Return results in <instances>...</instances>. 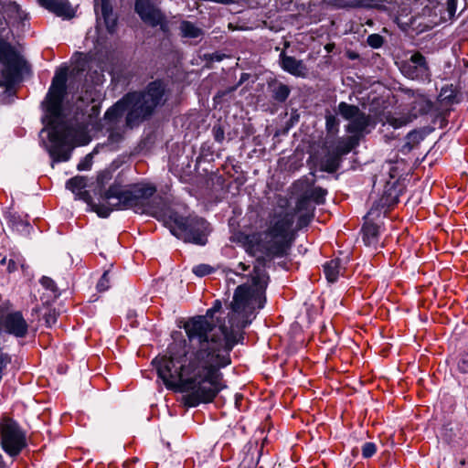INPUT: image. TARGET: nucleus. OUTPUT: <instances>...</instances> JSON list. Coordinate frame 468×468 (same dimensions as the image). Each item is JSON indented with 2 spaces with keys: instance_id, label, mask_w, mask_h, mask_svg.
Instances as JSON below:
<instances>
[{
  "instance_id": "45",
  "label": "nucleus",
  "mask_w": 468,
  "mask_h": 468,
  "mask_svg": "<svg viewBox=\"0 0 468 468\" xmlns=\"http://www.w3.org/2000/svg\"><path fill=\"white\" fill-rule=\"evenodd\" d=\"M110 179L111 175L109 172H102L97 177L98 184L101 185V186H103L105 183H107Z\"/></svg>"
},
{
  "instance_id": "2",
  "label": "nucleus",
  "mask_w": 468,
  "mask_h": 468,
  "mask_svg": "<svg viewBox=\"0 0 468 468\" xmlns=\"http://www.w3.org/2000/svg\"><path fill=\"white\" fill-rule=\"evenodd\" d=\"M67 72H57L46 97L48 125L41 133L48 132L49 145L47 146L55 162H66L70 158L73 143L78 133V112L69 119L62 112L66 93Z\"/></svg>"
},
{
  "instance_id": "46",
  "label": "nucleus",
  "mask_w": 468,
  "mask_h": 468,
  "mask_svg": "<svg viewBox=\"0 0 468 468\" xmlns=\"http://www.w3.org/2000/svg\"><path fill=\"white\" fill-rule=\"evenodd\" d=\"M447 11L451 16H454L457 7V0H447Z\"/></svg>"
},
{
  "instance_id": "47",
  "label": "nucleus",
  "mask_w": 468,
  "mask_h": 468,
  "mask_svg": "<svg viewBox=\"0 0 468 468\" xmlns=\"http://www.w3.org/2000/svg\"><path fill=\"white\" fill-rule=\"evenodd\" d=\"M207 56L208 57V59L211 61H221L226 57L225 54H220L218 52Z\"/></svg>"
},
{
  "instance_id": "12",
  "label": "nucleus",
  "mask_w": 468,
  "mask_h": 468,
  "mask_svg": "<svg viewBox=\"0 0 468 468\" xmlns=\"http://www.w3.org/2000/svg\"><path fill=\"white\" fill-rule=\"evenodd\" d=\"M94 9L97 14V20L103 19L107 31L112 34L117 27V15L113 12L110 0H95Z\"/></svg>"
},
{
  "instance_id": "25",
  "label": "nucleus",
  "mask_w": 468,
  "mask_h": 468,
  "mask_svg": "<svg viewBox=\"0 0 468 468\" xmlns=\"http://www.w3.org/2000/svg\"><path fill=\"white\" fill-rule=\"evenodd\" d=\"M413 117L410 114H402L400 116H388L387 122L395 129L400 128L412 122Z\"/></svg>"
},
{
  "instance_id": "9",
  "label": "nucleus",
  "mask_w": 468,
  "mask_h": 468,
  "mask_svg": "<svg viewBox=\"0 0 468 468\" xmlns=\"http://www.w3.org/2000/svg\"><path fill=\"white\" fill-rule=\"evenodd\" d=\"M1 444L11 457L17 456L27 446L26 435L16 421L6 420L1 425Z\"/></svg>"
},
{
  "instance_id": "18",
  "label": "nucleus",
  "mask_w": 468,
  "mask_h": 468,
  "mask_svg": "<svg viewBox=\"0 0 468 468\" xmlns=\"http://www.w3.org/2000/svg\"><path fill=\"white\" fill-rule=\"evenodd\" d=\"M340 159L332 150L326 149L324 156L320 161V170L327 173H335L340 167Z\"/></svg>"
},
{
  "instance_id": "49",
  "label": "nucleus",
  "mask_w": 468,
  "mask_h": 468,
  "mask_svg": "<svg viewBox=\"0 0 468 468\" xmlns=\"http://www.w3.org/2000/svg\"><path fill=\"white\" fill-rule=\"evenodd\" d=\"M120 138H121V135L119 133H112L110 134V139H112V141H118Z\"/></svg>"
},
{
  "instance_id": "13",
  "label": "nucleus",
  "mask_w": 468,
  "mask_h": 468,
  "mask_svg": "<svg viewBox=\"0 0 468 468\" xmlns=\"http://www.w3.org/2000/svg\"><path fill=\"white\" fill-rule=\"evenodd\" d=\"M358 137L356 135L338 137L334 140L326 138L324 143L325 149L332 150L340 159L350 153L356 145H358Z\"/></svg>"
},
{
  "instance_id": "19",
  "label": "nucleus",
  "mask_w": 468,
  "mask_h": 468,
  "mask_svg": "<svg viewBox=\"0 0 468 468\" xmlns=\"http://www.w3.org/2000/svg\"><path fill=\"white\" fill-rule=\"evenodd\" d=\"M180 36L185 38H198L204 36V30L195 23L182 20L179 25Z\"/></svg>"
},
{
  "instance_id": "37",
  "label": "nucleus",
  "mask_w": 468,
  "mask_h": 468,
  "mask_svg": "<svg viewBox=\"0 0 468 468\" xmlns=\"http://www.w3.org/2000/svg\"><path fill=\"white\" fill-rule=\"evenodd\" d=\"M377 451V446L373 442H366L362 446V455L364 458L372 457Z\"/></svg>"
},
{
  "instance_id": "24",
  "label": "nucleus",
  "mask_w": 468,
  "mask_h": 468,
  "mask_svg": "<svg viewBox=\"0 0 468 468\" xmlns=\"http://www.w3.org/2000/svg\"><path fill=\"white\" fill-rule=\"evenodd\" d=\"M431 108L432 102L424 96H420L413 101V110H415L419 114H426L431 110Z\"/></svg>"
},
{
  "instance_id": "48",
  "label": "nucleus",
  "mask_w": 468,
  "mask_h": 468,
  "mask_svg": "<svg viewBox=\"0 0 468 468\" xmlns=\"http://www.w3.org/2000/svg\"><path fill=\"white\" fill-rule=\"evenodd\" d=\"M249 79V74L242 73L239 81L237 83L236 86H240L243 82H245Z\"/></svg>"
},
{
  "instance_id": "54",
  "label": "nucleus",
  "mask_w": 468,
  "mask_h": 468,
  "mask_svg": "<svg viewBox=\"0 0 468 468\" xmlns=\"http://www.w3.org/2000/svg\"><path fill=\"white\" fill-rule=\"evenodd\" d=\"M443 100H448L449 102H452V95L444 97Z\"/></svg>"
},
{
  "instance_id": "6",
  "label": "nucleus",
  "mask_w": 468,
  "mask_h": 468,
  "mask_svg": "<svg viewBox=\"0 0 468 468\" xmlns=\"http://www.w3.org/2000/svg\"><path fill=\"white\" fill-rule=\"evenodd\" d=\"M294 221L295 212L293 211H284L273 215L265 233L269 239L261 244L266 255L258 257L255 266H261L265 272L264 269L268 261L287 254L294 239L292 230Z\"/></svg>"
},
{
  "instance_id": "42",
  "label": "nucleus",
  "mask_w": 468,
  "mask_h": 468,
  "mask_svg": "<svg viewBox=\"0 0 468 468\" xmlns=\"http://www.w3.org/2000/svg\"><path fill=\"white\" fill-rule=\"evenodd\" d=\"M458 368L460 372L463 374L468 373V353H464L461 356L460 360L458 362Z\"/></svg>"
},
{
  "instance_id": "57",
  "label": "nucleus",
  "mask_w": 468,
  "mask_h": 468,
  "mask_svg": "<svg viewBox=\"0 0 468 468\" xmlns=\"http://www.w3.org/2000/svg\"><path fill=\"white\" fill-rule=\"evenodd\" d=\"M373 213V208L370 209V211H368V215H371Z\"/></svg>"
},
{
  "instance_id": "21",
  "label": "nucleus",
  "mask_w": 468,
  "mask_h": 468,
  "mask_svg": "<svg viewBox=\"0 0 468 468\" xmlns=\"http://www.w3.org/2000/svg\"><path fill=\"white\" fill-rule=\"evenodd\" d=\"M363 241L368 247H375L378 242V227L373 223H366L362 229Z\"/></svg>"
},
{
  "instance_id": "43",
  "label": "nucleus",
  "mask_w": 468,
  "mask_h": 468,
  "mask_svg": "<svg viewBox=\"0 0 468 468\" xmlns=\"http://www.w3.org/2000/svg\"><path fill=\"white\" fill-rule=\"evenodd\" d=\"M83 76H84L83 69H77L76 72H72V75H71L72 80H70L69 86L72 85L74 87L75 82H78L76 89L79 90L80 83L82 80Z\"/></svg>"
},
{
  "instance_id": "8",
  "label": "nucleus",
  "mask_w": 468,
  "mask_h": 468,
  "mask_svg": "<svg viewBox=\"0 0 468 468\" xmlns=\"http://www.w3.org/2000/svg\"><path fill=\"white\" fill-rule=\"evenodd\" d=\"M134 11L144 24L152 27H159L165 35L170 34L165 14L153 0H134Z\"/></svg>"
},
{
  "instance_id": "29",
  "label": "nucleus",
  "mask_w": 468,
  "mask_h": 468,
  "mask_svg": "<svg viewBox=\"0 0 468 468\" xmlns=\"http://www.w3.org/2000/svg\"><path fill=\"white\" fill-rule=\"evenodd\" d=\"M325 127L328 134L335 136L338 133L339 121L338 119L328 113L325 115Z\"/></svg>"
},
{
  "instance_id": "41",
  "label": "nucleus",
  "mask_w": 468,
  "mask_h": 468,
  "mask_svg": "<svg viewBox=\"0 0 468 468\" xmlns=\"http://www.w3.org/2000/svg\"><path fill=\"white\" fill-rule=\"evenodd\" d=\"M76 197H77L78 199L83 200L87 204L91 205L92 206V209L95 211L94 206L96 204H91L92 198H91V197H90V193L88 191L82 189V190H80V191L76 193Z\"/></svg>"
},
{
  "instance_id": "23",
  "label": "nucleus",
  "mask_w": 468,
  "mask_h": 468,
  "mask_svg": "<svg viewBox=\"0 0 468 468\" xmlns=\"http://www.w3.org/2000/svg\"><path fill=\"white\" fill-rule=\"evenodd\" d=\"M85 90V94L79 96L78 101H77V111H80L82 114H84L83 106L88 105L89 102L94 101V98L92 97L91 88L85 87V85L83 84L81 86V90Z\"/></svg>"
},
{
  "instance_id": "26",
  "label": "nucleus",
  "mask_w": 468,
  "mask_h": 468,
  "mask_svg": "<svg viewBox=\"0 0 468 468\" xmlns=\"http://www.w3.org/2000/svg\"><path fill=\"white\" fill-rule=\"evenodd\" d=\"M87 185V180L85 176H77L70 178L66 186L68 189L71 190L74 194L84 189Z\"/></svg>"
},
{
  "instance_id": "36",
  "label": "nucleus",
  "mask_w": 468,
  "mask_h": 468,
  "mask_svg": "<svg viewBox=\"0 0 468 468\" xmlns=\"http://www.w3.org/2000/svg\"><path fill=\"white\" fill-rule=\"evenodd\" d=\"M313 217H314L313 213H310V212L302 213L299 216L298 220H297V225H296L297 229H301L303 227H306L311 222Z\"/></svg>"
},
{
  "instance_id": "7",
  "label": "nucleus",
  "mask_w": 468,
  "mask_h": 468,
  "mask_svg": "<svg viewBox=\"0 0 468 468\" xmlns=\"http://www.w3.org/2000/svg\"><path fill=\"white\" fill-rule=\"evenodd\" d=\"M160 220L170 229L174 236L185 242L199 246H204L207 242L209 224L202 218L183 217L170 207H166L161 214Z\"/></svg>"
},
{
  "instance_id": "16",
  "label": "nucleus",
  "mask_w": 468,
  "mask_h": 468,
  "mask_svg": "<svg viewBox=\"0 0 468 468\" xmlns=\"http://www.w3.org/2000/svg\"><path fill=\"white\" fill-rule=\"evenodd\" d=\"M39 5L58 16L71 17L72 9L66 0H37Z\"/></svg>"
},
{
  "instance_id": "38",
  "label": "nucleus",
  "mask_w": 468,
  "mask_h": 468,
  "mask_svg": "<svg viewBox=\"0 0 468 468\" xmlns=\"http://www.w3.org/2000/svg\"><path fill=\"white\" fill-rule=\"evenodd\" d=\"M110 287L109 271H105L97 283V289L104 292Z\"/></svg>"
},
{
  "instance_id": "53",
  "label": "nucleus",
  "mask_w": 468,
  "mask_h": 468,
  "mask_svg": "<svg viewBox=\"0 0 468 468\" xmlns=\"http://www.w3.org/2000/svg\"><path fill=\"white\" fill-rule=\"evenodd\" d=\"M4 466H5V463H4L2 455L0 454V467H4Z\"/></svg>"
},
{
  "instance_id": "35",
  "label": "nucleus",
  "mask_w": 468,
  "mask_h": 468,
  "mask_svg": "<svg viewBox=\"0 0 468 468\" xmlns=\"http://www.w3.org/2000/svg\"><path fill=\"white\" fill-rule=\"evenodd\" d=\"M57 318L58 314L54 309L48 308L45 314H43V319L45 320V323L48 327L52 326L57 322Z\"/></svg>"
},
{
  "instance_id": "15",
  "label": "nucleus",
  "mask_w": 468,
  "mask_h": 468,
  "mask_svg": "<svg viewBox=\"0 0 468 468\" xmlns=\"http://www.w3.org/2000/svg\"><path fill=\"white\" fill-rule=\"evenodd\" d=\"M279 63L284 71L295 77L304 78L307 74L308 69L303 61L286 55L284 51L280 54Z\"/></svg>"
},
{
  "instance_id": "44",
  "label": "nucleus",
  "mask_w": 468,
  "mask_h": 468,
  "mask_svg": "<svg viewBox=\"0 0 468 468\" xmlns=\"http://www.w3.org/2000/svg\"><path fill=\"white\" fill-rule=\"evenodd\" d=\"M90 165H91V156H90V154H88L85 156V158L83 160H81L79 163L77 168L80 171L88 170V169H90Z\"/></svg>"
},
{
  "instance_id": "55",
  "label": "nucleus",
  "mask_w": 468,
  "mask_h": 468,
  "mask_svg": "<svg viewBox=\"0 0 468 468\" xmlns=\"http://www.w3.org/2000/svg\"><path fill=\"white\" fill-rule=\"evenodd\" d=\"M91 111H92L93 112H95L97 111V106H96V105H93V106L91 107Z\"/></svg>"
},
{
  "instance_id": "4",
  "label": "nucleus",
  "mask_w": 468,
  "mask_h": 468,
  "mask_svg": "<svg viewBox=\"0 0 468 468\" xmlns=\"http://www.w3.org/2000/svg\"><path fill=\"white\" fill-rule=\"evenodd\" d=\"M165 101V86L155 80L149 83L144 91L129 92L107 110L104 118L116 124L127 112L125 123L129 128H133L153 115L155 109Z\"/></svg>"
},
{
  "instance_id": "11",
  "label": "nucleus",
  "mask_w": 468,
  "mask_h": 468,
  "mask_svg": "<svg viewBox=\"0 0 468 468\" xmlns=\"http://www.w3.org/2000/svg\"><path fill=\"white\" fill-rule=\"evenodd\" d=\"M400 71L406 78L413 80H430L431 76L426 58L419 51L401 62Z\"/></svg>"
},
{
  "instance_id": "50",
  "label": "nucleus",
  "mask_w": 468,
  "mask_h": 468,
  "mask_svg": "<svg viewBox=\"0 0 468 468\" xmlns=\"http://www.w3.org/2000/svg\"><path fill=\"white\" fill-rule=\"evenodd\" d=\"M389 176L391 178H395L398 176L397 169L394 167H390Z\"/></svg>"
},
{
  "instance_id": "17",
  "label": "nucleus",
  "mask_w": 468,
  "mask_h": 468,
  "mask_svg": "<svg viewBox=\"0 0 468 468\" xmlns=\"http://www.w3.org/2000/svg\"><path fill=\"white\" fill-rule=\"evenodd\" d=\"M269 89L271 98L277 102H284L291 93L290 87L277 80L269 82Z\"/></svg>"
},
{
  "instance_id": "30",
  "label": "nucleus",
  "mask_w": 468,
  "mask_h": 468,
  "mask_svg": "<svg viewBox=\"0 0 468 468\" xmlns=\"http://www.w3.org/2000/svg\"><path fill=\"white\" fill-rule=\"evenodd\" d=\"M12 228L17 232L29 234L31 227L27 221H24L19 218L13 217L10 220Z\"/></svg>"
},
{
  "instance_id": "56",
  "label": "nucleus",
  "mask_w": 468,
  "mask_h": 468,
  "mask_svg": "<svg viewBox=\"0 0 468 468\" xmlns=\"http://www.w3.org/2000/svg\"><path fill=\"white\" fill-rule=\"evenodd\" d=\"M5 261H6V259H5V258H3V259L1 260V261H0V263H1V264H5Z\"/></svg>"
},
{
  "instance_id": "20",
  "label": "nucleus",
  "mask_w": 468,
  "mask_h": 468,
  "mask_svg": "<svg viewBox=\"0 0 468 468\" xmlns=\"http://www.w3.org/2000/svg\"><path fill=\"white\" fill-rule=\"evenodd\" d=\"M426 133L424 130H413L410 132L406 136V143L401 148L403 154L410 153L415 148L425 137Z\"/></svg>"
},
{
  "instance_id": "51",
  "label": "nucleus",
  "mask_w": 468,
  "mask_h": 468,
  "mask_svg": "<svg viewBox=\"0 0 468 468\" xmlns=\"http://www.w3.org/2000/svg\"><path fill=\"white\" fill-rule=\"evenodd\" d=\"M239 267L242 271H247V270H248V268H249V267H248L247 265H245L243 262H240V263L239 264Z\"/></svg>"
},
{
  "instance_id": "40",
  "label": "nucleus",
  "mask_w": 468,
  "mask_h": 468,
  "mask_svg": "<svg viewBox=\"0 0 468 468\" xmlns=\"http://www.w3.org/2000/svg\"><path fill=\"white\" fill-rule=\"evenodd\" d=\"M212 133H213L214 139L217 142L221 143L224 140L225 132H224L223 127L220 124L214 125L212 128Z\"/></svg>"
},
{
  "instance_id": "33",
  "label": "nucleus",
  "mask_w": 468,
  "mask_h": 468,
  "mask_svg": "<svg viewBox=\"0 0 468 468\" xmlns=\"http://www.w3.org/2000/svg\"><path fill=\"white\" fill-rule=\"evenodd\" d=\"M213 271V267L208 264H198L193 268V272L198 277L210 274Z\"/></svg>"
},
{
  "instance_id": "32",
  "label": "nucleus",
  "mask_w": 468,
  "mask_h": 468,
  "mask_svg": "<svg viewBox=\"0 0 468 468\" xmlns=\"http://www.w3.org/2000/svg\"><path fill=\"white\" fill-rule=\"evenodd\" d=\"M17 265H20L21 268L24 269V259L20 255H13V257L8 261V271H15L17 269Z\"/></svg>"
},
{
  "instance_id": "10",
  "label": "nucleus",
  "mask_w": 468,
  "mask_h": 468,
  "mask_svg": "<svg viewBox=\"0 0 468 468\" xmlns=\"http://www.w3.org/2000/svg\"><path fill=\"white\" fill-rule=\"evenodd\" d=\"M338 113L349 121L346 127L347 133L356 135L358 139L364 133H368L367 129L371 123V117L361 112L357 106L342 101L338 104Z\"/></svg>"
},
{
  "instance_id": "1",
  "label": "nucleus",
  "mask_w": 468,
  "mask_h": 468,
  "mask_svg": "<svg viewBox=\"0 0 468 468\" xmlns=\"http://www.w3.org/2000/svg\"><path fill=\"white\" fill-rule=\"evenodd\" d=\"M253 271L250 282L235 290L229 325L215 316L222 308L217 300L205 315L185 323L187 343L175 342L168 347V356L153 360L165 387L185 392L184 400L189 407L211 402L226 387L220 370L230 365V351L243 338L242 329L252 322L255 310L264 306L269 276L261 266H254Z\"/></svg>"
},
{
  "instance_id": "22",
  "label": "nucleus",
  "mask_w": 468,
  "mask_h": 468,
  "mask_svg": "<svg viewBox=\"0 0 468 468\" xmlns=\"http://www.w3.org/2000/svg\"><path fill=\"white\" fill-rule=\"evenodd\" d=\"M340 262L341 261L339 259H335L324 264V271L329 282H335L341 273L342 267Z\"/></svg>"
},
{
  "instance_id": "34",
  "label": "nucleus",
  "mask_w": 468,
  "mask_h": 468,
  "mask_svg": "<svg viewBox=\"0 0 468 468\" xmlns=\"http://www.w3.org/2000/svg\"><path fill=\"white\" fill-rule=\"evenodd\" d=\"M384 38L378 34H371L367 37V43L373 48H378L383 45Z\"/></svg>"
},
{
  "instance_id": "52",
  "label": "nucleus",
  "mask_w": 468,
  "mask_h": 468,
  "mask_svg": "<svg viewBox=\"0 0 468 468\" xmlns=\"http://www.w3.org/2000/svg\"><path fill=\"white\" fill-rule=\"evenodd\" d=\"M239 399H242V396H241V395L237 394V395H236V405H237V406H238V403L239 402Z\"/></svg>"
},
{
  "instance_id": "3",
  "label": "nucleus",
  "mask_w": 468,
  "mask_h": 468,
  "mask_svg": "<svg viewBox=\"0 0 468 468\" xmlns=\"http://www.w3.org/2000/svg\"><path fill=\"white\" fill-rule=\"evenodd\" d=\"M154 193L155 187L145 184L122 186L114 182L101 194L106 205H95V212L101 218H107L113 209H133L136 213L148 214L160 220L166 206H155L161 204L162 200H151Z\"/></svg>"
},
{
  "instance_id": "5",
  "label": "nucleus",
  "mask_w": 468,
  "mask_h": 468,
  "mask_svg": "<svg viewBox=\"0 0 468 468\" xmlns=\"http://www.w3.org/2000/svg\"><path fill=\"white\" fill-rule=\"evenodd\" d=\"M26 17V14L16 2L0 0V62L3 64L0 87H4L5 92H12L14 84L20 79L26 61L15 48L3 38L4 33L10 25L18 24Z\"/></svg>"
},
{
  "instance_id": "31",
  "label": "nucleus",
  "mask_w": 468,
  "mask_h": 468,
  "mask_svg": "<svg viewBox=\"0 0 468 468\" xmlns=\"http://www.w3.org/2000/svg\"><path fill=\"white\" fill-rule=\"evenodd\" d=\"M41 285L46 289L54 293V296H58L59 294L58 286L56 282L48 276H43L40 279Z\"/></svg>"
},
{
  "instance_id": "27",
  "label": "nucleus",
  "mask_w": 468,
  "mask_h": 468,
  "mask_svg": "<svg viewBox=\"0 0 468 468\" xmlns=\"http://www.w3.org/2000/svg\"><path fill=\"white\" fill-rule=\"evenodd\" d=\"M312 199L304 193L297 201L293 212H310L313 213L314 207L311 205Z\"/></svg>"
},
{
  "instance_id": "14",
  "label": "nucleus",
  "mask_w": 468,
  "mask_h": 468,
  "mask_svg": "<svg viewBox=\"0 0 468 468\" xmlns=\"http://www.w3.org/2000/svg\"><path fill=\"white\" fill-rule=\"evenodd\" d=\"M2 323L5 332L16 337H24L27 334V323L19 312L6 314Z\"/></svg>"
},
{
  "instance_id": "39",
  "label": "nucleus",
  "mask_w": 468,
  "mask_h": 468,
  "mask_svg": "<svg viewBox=\"0 0 468 468\" xmlns=\"http://www.w3.org/2000/svg\"><path fill=\"white\" fill-rule=\"evenodd\" d=\"M238 89V86H232L223 90H218L217 94L214 96V101L215 102H221L222 99L229 95L233 93Z\"/></svg>"
},
{
  "instance_id": "28",
  "label": "nucleus",
  "mask_w": 468,
  "mask_h": 468,
  "mask_svg": "<svg viewBox=\"0 0 468 468\" xmlns=\"http://www.w3.org/2000/svg\"><path fill=\"white\" fill-rule=\"evenodd\" d=\"M305 193L313 201L320 205L324 203L327 191L320 186H317Z\"/></svg>"
}]
</instances>
